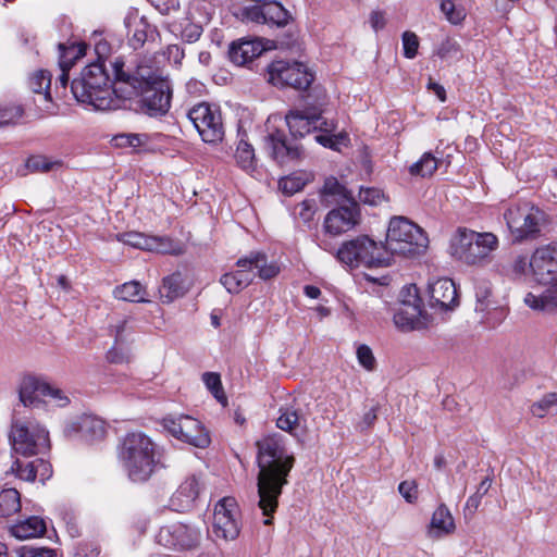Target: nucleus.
Masks as SVG:
<instances>
[{
    "instance_id": "nucleus-6",
    "label": "nucleus",
    "mask_w": 557,
    "mask_h": 557,
    "mask_svg": "<svg viewBox=\"0 0 557 557\" xmlns=\"http://www.w3.org/2000/svg\"><path fill=\"white\" fill-rule=\"evenodd\" d=\"M429 239L421 227L403 216H395L389 221L385 249L392 255L414 257L422 253L428 247Z\"/></svg>"
},
{
    "instance_id": "nucleus-41",
    "label": "nucleus",
    "mask_w": 557,
    "mask_h": 557,
    "mask_svg": "<svg viewBox=\"0 0 557 557\" xmlns=\"http://www.w3.org/2000/svg\"><path fill=\"white\" fill-rule=\"evenodd\" d=\"M309 181L310 176L306 173H293L280 180L278 187L283 194L292 196L300 191Z\"/></svg>"
},
{
    "instance_id": "nucleus-57",
    "label": "nucleus",
    "mask_w": 557,
    "mask_h": 557,
    "mask_svg": "<svg viewBox=\"0 0 557 557\" xmlns=\"http://www.w3.org/2000/svg\"><path fill=\"white\" fill-rule=\"evenodd\" d=\"M459 53L460 46L451 38L444 40L437 51L438 57L442 59L456 58Z\"/></svg>"
},
{
    "instance_id": "nucleus-47",
    "label": "nucleus",
    "mask_w": 557,
    "mask_h": 557,
    "mask_svg": "<svg viewBox=\"0 0 557 557\" xmlns=\"http://www.w3.org/2000/svg\"><path fill=\"white\" fill-rule=\"evenodd\" d=\"M441 11L451 24H460L465 17L466 12L462 8H456L454 0H438Z\"/></svg>"
},
{
    "instance_id": "nucleus-19",
    "label": "nucleus",
    "mask_w": 557,
    "mask_h": 557,
    "mask_svg": "<svg viewBox=\"0 0 557 557\" xmlns=\"http://www.w3.org/2000/svg\"><path fill=\"white\" fill-rule=\"evenodd\" d=\"M404 293L407 294L408 299H401L400 307L394 313V323L401 331H410L421 324V299L418 297L414 285L404 288L401 294Z\"/></svg>"
},
{
    "instance_id": "nucleus-14",
    "label": "nucleus",
    "mask_w": 557,
    "mask_h": 557,
    "mask_svg": "<svg viewBox=\"0 0 557 557\" xmlns=\"http://www.w3.org/2000/svg\"><path fill=\"white\" fill-rule=\"evenodd\" d=\"M236 265L239 270L233 272V274L236 276L240 289L252 283L255 277L251 273L252 269L258 270V276L264 281L271 280L280 273L278 265L275 262H268L265 253L260 251H251L249 255L239 258Z\"/></svg>"
},
{
    "instance_id": "nucleus-43",
    "label": "nucleus",
    "mask_w": 557,
    "mask_h": 557,
    "mask_svg": "<svg viewBox=\"0 0 557 557\" xmlns=\"http://www.w3.org/2000/svg\"><path fill=\"white\" fill-rule=\"evenodd\" d=\"M492 297V287L488 282H479L475 285V310L479 312H484L491 308L493 301Z\"/></svg>"
},
{
    "instance_id": "nucleus-61",
    "label": "nucleus",
    "mask_w": 557,
    "mask_h": 557,
    "mask_svg": "<svg viewBox=\"0 0 557 557\" xmlns=\"http://www.w3.org/2000/svg\"><path fill=\"white\" fill-rule=\"evenodd\" d=\"M117 146L138 147L143 144V138L138 134H122L115 137Z\"/></svg>"
},
{
    "instance_id": "nucleus-10",
    "label": "nucleus",
    "mask_w": 557,
    "mask_h": 557,
    "mask_svg": "<svg viewBox=\"0 0 557 557\" xmlns=\"http://www.w3.org/2000/svg\"><path fill=\"white\" fill-rule=\"evenodd\" d=\"M10 441L15 453L23 456L41 454L49 448V434L34 422L16 421L12 424Z\"/></svg>"
},
{
    "instance_id": "nucleus-55",
    "label": "nucleus",
    "mask_w": 557,
    "mask_h": 557,
    "mask_svg": "<svg viewBox=\"0 0 557 557\" xmlns=\"http://www.w3.org/2000/svg\"><path fill=\"white\" fill-rule=\"evenodd\" d=\"M398 491H399L400 495L406 499L407 503L414 504L417 502L418 484L416 483V481H413V480L403 481L398 485Z\"/></svg>"
},
{
    "instance_id": "nucleus-25",
    "label": "nucleus",
    "mask_w": 557,
    "mask_h": 557,
    "mask_svg": "<svg viewBox=\"0 0 557 557\" xmlns=\"http://www.w3.org/2000/svg\"><path fill=\"white\" fill-rule=\"evenodd\" d=\"M200 481L196 475L188 476L171 498V505L176 511L188 510L200 493Z\"/></svg>"
},
{
    "instance_id": "nucleus-62",
    "label": "nucleus",
    "mask_w": 557,
    "mask_h": 557,
    "mask_svg": "<svg viewBox=\"0 0 557 557\" xmlns=\"http://www.w3.org/2000/svg\"><path fill=\"white\" fill-rule=\"evenodd\" d=\"M345 138H346V135H344V134H339V135L335 136V135H330V134L325 133V134L315 136V140L319 144H321L324 147H329V148H333V149L341 140H343Z\"/></svg>"
},
{
    "instance_id": "nucleus-56",
    "label": "nucleus",
    "mask_w": 557,
    "mask_h": 557,
    "mask_svg": "<svg viewBox=\"0 0 557 557\" xmlns=\"http://www.w3.org/2000/svg\"><path fill=\"white\" fill-rule=\"evenodd\" d=\"M128 358V350L124 347V344H116V342H114L113 347L107 352V359L111 363L127 362Z\"/></svg>"
},
{
    "instance_id": "nucleus-27",
    "label": "nucleus",
    "mask_w": 557,
    "mask_h": 557,
    "mask_svg": "<svg viewBox=\"0 0 557 557\" xmlns=\"http://www.w3.org/2000/svg\"><path fill=\"white\" fill-rule=\"evenodd\" d=\"M455 521L449 509L444 505H440L433 512L429 534L432 537H441L455 531Z\"/></svg>"
},
{
    "instance_id": "nucleus-52",
    "label": "nucleus",
    "mask_w": 557,
    "mask_h": 557,
    "mask_svg": "<svg viewBox=\"0 0 557 557\" xmlns=\"http://www.w3.org/2000/svg\"><path fill=\"white\" fill-rule=\"evenodd\" d=\"M403 47H404V55L407 59H413L418 53L419 48V39L418 36L412 32H405L403 34Z\"/></svg>"
},
{
    "instance_id": "nucleus-23",
    "label": "nucleus",
    "mask_w": 557,
    "mask_h": 557,
    "mask_svg": "<svg viewBox=\"0 0 557 557\" xmlns=\"http://www.w3.org/2000/svg\"><path fill=\"white\" fill-rule=\"evenodd\" d=\"M430 302L440 309H453L458 305L457 288L453 280L440 278L430 284Z\"/></svg>"
},
{
    "instance_id": "nucleus-38",
    "label": "nucleus",
    "mask_w": 557,
    "mask_h": 557,
    "mask_svg": "<svg viewBox=\"0 0 557 557\" xmlns=\"http://www.w3.org/2000/svg\"><path fill=\"white\" fill-rule=\"evenodd\" d=\"M21 509V495L15 488H5L0 493V517H10Z\"/></svg>"
},
{
    "instance_id": "nucleus-31",
    "label": "nucleus",
    "mask_w": 557,
    "mask_h": 557,
    "mask_svg": "<svg viewBox=\"0 0 557 557\" xmlns=\"http://www.w3.org/2000/svg\"><path fill=\"white\" fill-rule=\"evenodd\" d=\"M28 85L34 94L42 96V100L45 102L42 106V110L46 112H51L50 73L44 70L36 71L29 77Z\"/></svg>"
},
{
    "instance_id": "nucleus-26",
    "label": "nucleus",
    "mask_w": 557,
    "mask_h": 557,
    "mask_svg": "<svg viewBox=\"0 0 557 557\" xmlns=\"http://www.w3.org/2000/svg\"><path fill=\"white\" fill-rule=\"evenodd\" d=\"M263 50L264 48L258 39L240 40L231 45L228 55L233 63L245 65L258 58Z\"/></svg>"
},
{
    "instance_id": "nucleus-1",
    "label": "nucleus",
    "mask_w": 557,
    "mask_h": 557,
    "mask_svg": "<svg viewBox=\"0 0 557 557\" xmlns=\"http://www.w3.org/2000/svg\"><path fill=\"white\" fill-rule=\"evenodd\" d=\"M257 447L258 507L265 517L263 524L271 525L283 487L288 483L287 476L294 467L295 458L288 454L281 434L264 436L257 442Z\"/></svg>"
},
{
    "instance_id": "nucleus-17",
    "label": "nucleus",
    "mask_w": 557,
    "mask_h": 557,
    "mask_svg": "<svg viewBox=\"0 0 557 557\" xmlns=\"http://www.w3.org/2000/svg\"><path fill=\"white\" fill-rule=\"evenodd\" d=\"M200 534L184 523L176 522L162 527L157 535V542L171 549H191L199 544Z\"/></svg>"
},
{
    "instance_id": "nucleus-7",
    "label": "nucleus",
    "mask_w": 557,
    "mask_h": 557,
    "mask_svg": "<svg viewBox=\"0 0 557 557\" xmlns=\"http://www.w3.org/2000/svg\"><path fill=\"white\" fill-rule=\"evenodd\" d=\"M337 259L351 267L363 265L387 267L389 265V253L383 244H376L367 235L358 236L351 240L345 242L337 250Z\"/></svg>"
},
{
    "instance_id": "nucleus-50",
    "label": "nucleus",
    "mask_w": 557,
    "mask_h": 557,
    "mask_svg": "<svg viewBox=\"0 0 557 557\" xmlns=\"http://www.w3.org/2000/svg\"><path fill=\"white\" fill-rule=\"evenodd\" d=\"M60 162H52L42 156L30 157L26 161V168L32 172H49L54 166H59Z\"/></svg>"
},
{
    "instance_id": "nucleus-16",
    "label": "nucleus",
    "mask_w": 557,
    "mask_h": 557,
    "mask_svg": "<svg viewBox=\"0 0 557 557\" xmlns=\"http://www.w3.org/2000/svg\"><path fill=\"white\" fill-rule=\"evenodd\" d=\"M529 267L540 284L557 282V244L537 248L530 258Z\"/></svg>"
},
{
    "instance_id": "nucleus-2",
    "label": "nucleus",
    "mask_w": 557,
    "mask_h": 557,
    "mask_svg": "<svg viewBox=\"0 0 557 557\" xmlns=\"http://www.w3.org/2000/svg\"><path fill=\"white\" fill-rule=\"evenodd\" d=\"M112 65L116 75L114 91L122 97V102L140 94L143 109L148 115H163L169 111L172 88L168 81L146 74L141 67L129 74L124 71V61L120 58H115Z\"/></svg>"
},
{
    "instance_id": "nucleus-46",
    "label": "nucleus",
    "mask_w": 557,
    "mask_h": 557,
    "mask_svg": "<svg viewBox=\"0 0 557 557\" xmlns=\"http://www.w3.org/2000/svg\"><path fill=\"white\" fill-rule=\"evenodd\" d=\"M202 381L207 388L213 394V396L221 403L226 401V397L222 387L220 374L215 372H205L202 374Z\"/></svg>"
},
{
    "instance_id": "nucleus-24",
    "label": "nucleus",
    "mask_w": 557,
    "mask_h": 557,
    "mask_svg": "<svg viewBox=\"0 0 557 557\" xmlns=\"http://www.w3.org/2000/svg\"><path fill=\"white\" fill-rule=\"evenodd\" d=\"M320 121L321 113H318L315 110H293L286 115L287 126L294 137H304L312 131H317Z\"/></svg>"
},
{
    "instance_id": "nucleus-15",
    "label": "nucleus",
    "mask_w": 557,
    "mask_h": 557,
    "mask_svg": "<svg viewBox=\"0 0 557 557\" xmlns=\"http://www.w3.org/2000/svg\"><path fill=\"white\" fill-rule=\"evenodd\" d=\"M238 508L233 497H224L214 507L212 533L216 539L233 541L239 534Z\"/></svg>"
},
{
    "instance_id": "nucleus-22",
    "label": "nucleus",
    "mask_w": 557,
    "mask_h": 557,
    "mask_svg": "<svg viewBox=\"0 0 557 557\" xmlns=\"http://www.w3.org/2000/svg\"><path fill=\"white\" fill-rule=\"evenodd\" d=\"M267 148L272 158L283 164L300 156L299 147L288 140L284 132L275 131L267 137Z\"/></svg>"
},
{
    "instance_id": "nucleus-53",
    "label": "nucleus",
    "mask_w": 557,
    "mask_h": 557,
    "mask_svg": "<svg viewBox=\"0 0 557 557\" xmlns=\"http://www.w3.org/2000/svg\"><path fill=\"white\" fill-rule=\"evenodd\" d=\"M17 557H55V552L47 547L25 545L16 550Z\"/></svg>"
},
{
    "instance_id": "nucleus-33",
    "label": "nucleus",
    "mask_w": 557,
    "mask_h": 557,
    "mask_svg": "<svg viewBox=\"0 0 557 557\" xmlns=\"http://www.w3.org/2000/svg\"><path fill=\"white\" fill-rule=\"evenodd\" d=\"M59 48L61 50V55L59 60V65L61 69V75L59 77V82L62 87H65L69 82V71L74 64V61L84 55V48L81 46H71L66 48L64 45L60 44Z\"/></svg>"
},
{
    "instance_id": "nucleus-45",
    "label": "nucleus",
    "mask_w": 557,
    "mask_h": 557,
    "mask_svg": "<svg viewBox=\"0 0 557 557\" xmlns=\"http://www.w3.org/2000/svg\"><path fill=\"white\" fill-rule=\"evenodd\" d=\"M318 211L317 202L314 199H306L298 203L294 209V214L301 220L305 224L310 225Z\"/></svg>"
},
{
    "instance_id": "nucleus-63",
    "label": "nucleus",
    "mask_w": 557,
    "mask_h": 557,
    "mask_svg": "<svg viewBox=\"0 0 557 557\" xmlns=\"http://www.w3.org/2000/svg\"><path fill=\"white\" fill-rule=\"evenodd\" d=\"M220 282L228 293L237 294L242 290L233 272L222 275Z\"/></svg>"
},
{
    "instance_id": "nucleus-39",
    "label": "nucleus",
    "mask_w": 557,
    "mask_h": 557,
    "mask_svg": "<svg viewBox=\"0 0 557 557\" xmlns=\"http://www.w3.org/2000/svg\"><path fill=\"white\" fill-rule=\"evenodd\" d=\"M235 160L236 163L247 172H251L256 170L257 160L255 157V150L252 146L244 139L238 141L236 151H235Z\"/></svg>"
},
{
    "instance_id": "nucleus-34",
    "label": "nucleus",
    "mask_w": 557,
    "mask_h": 557,
    "mask_svg": "<svg viewBox=\"0 0 557 557\" xmlns=\"http://www.w3.org/2000/svg\"><path fill=\"white\" fill-rule=\"evenodd\" d=\"M114 297L131 302H148L146 288L138 281H131L115 287Z\"/></svg>"
},
{
    "instance_id": "nucleus-3",
    "label": "nucleus",
    "mask_w": 557,
    "mask_h": 557,
    "mask_svg": "<svg viewBox=\"0 0 557 557\" xmlns=\"http://www.w3.org/2000/svg\"><path fill=\"white\" fill-rule=\"evenodd\" d=\"M113 70V83L110 85V76L107 73L106 64L94 62L87 65L78 78L73 79L71 90L78 102L91 106L95 110L107 111L117 110L122 107V97L114 91L116 75Z\"/></svg>"
},
{
    "instance_id": "nucleus-28",
    "label": "nucleus",
    "mask_w": 557,
    "mask_h": 557,
    "mask_svg": "<svg viewBox=\"0 0 557 557\" xmlns=\"http://www.w3.org/2000/svg\"><path fill=\"white\" fill-rule=\"evenodd\" d=\"M10 534L18 540L41 536L46 532V522L37 516L20 521L9 529Z\"/></svg>"
},
{
    "instance_id": "nucleus-40",
    "label": "nucleus",
    "mask_w": 557,
    "mask_h": 557,
    "mask_svg": "<svg viewBox=\"0 0 557 557\" xmlns=\"http://www.w3.org/2000/svg\"><path fill=\"white\" fill-rule=\"evenodd\" d=\"M300 420L301 416L299 411L292 406H286L280 409V416L276 419V425L283 431L294 433V431L299 426Z\"/></svg>"
},
{
    "instance_id": "nucleus-59",
    "label": "nucleus",
    "mask_w": 557,
    "mask_h": 557,
    "mask_svg": "<svg viewBox=\"0 0 557 557\" xmlns=\"http://www.w3.org/2000/svg\"><path fill=\"white\" fill-rule=\"evenodd\" d=\"M202 34V27L199 24L195 23H188L183 29H182V38L183 40L187 42H195L197 41Z\"/></svg>"
},
{
    "instance_id": "nucleus-9",
    "label": "nucleus",
    "mask_w": 557,
    "mask_h": 557,
    "mask_svg": "<svg viewBox=\"0 0 557 557\" xmlns=\"http://www.w3.org/2000/svg\"><path fill=\"white\" fill-rule=\"evenodd\" d=\"M18 399L25 407L38 408L52 403L58 407L69 404V397L60 388L34 375H25L18 384Z\"/></svg>"
},
{
    "instance_id": "nucleus-49",
    "label": "nucleus",
    "mask_w": 557,
    "mask_h": 557,
    "mask_svg": "<svg viewBox=\"0 0 557 557\" xmlns=\"http://www.w3.org/2000/svg\"><path fill=\"white\" fill-rule=\"evenodd\" d=\"M557 405V393L544 395L540 400L531 405L530 411L534 417L543 418L550 407Z\"/></svg>"
},
{
    "instance_id": "nucleus-13",
    "label": "nucleus",
    "mask_w": 557,
    "mask_h": 557,
    "mask_svg": "<svg viewBox=\"0 0 557 557\" xmlns=\"http://www.w3.org/2000/svg\"><path fill=\"white\" fill-rule=\"evenodd\" d=\"M162 425L173 437L191 446L206 448L210 445L209 432L200 421L190 416L165 417Z\"/></svg>"
},
{
    "instance_id": "nucleus-42",
    "label": "nucleus",
    "mask_w": 557,
    "mask_h": 557,
    "mask_svg": "<svg viewBox=\"0 0 557 557\" xmlns=\"http://www.w3.org/2000/svg\"><path fill=\"white\" fill-rule=\"evenodd\" d=\"M110 333L114 336L116 344H126L131 339L133 327L128 318L116 320L110 326Z\"/></svg>"
},
{
    "instance_id": "nucleus-8",
    "label": "nucleus",
    "mask_w": 557,
    "mask_h": 557,
    "mask_svg": "<svg viewBox=\"0 0 557 557\" xmlns=\"http://www.w3.org/2000/svg\"><path fill=\"white\" fill-rule=\"evenodd\" d=\"M504 219L515 240L522 242L540 234L545 213L529 203H522L509 207Z\"/></svg>"
},
{
    "instance_id": "nucleus-60",
    "label": "nucleus",
    "mask_w": 557,
    "mask_h": 557,
    "mask_svg": "<svg viewBox=\"0 0 557 557\" xmlns=\"http://www.w3.org/2000/svg\"><path fill=\"white\" fill-rule=\"evenodd\" d=\"M149 2L161 13L170 14L172 11L180 9L177 0H149Z\"/></svg>"
},
{
    "instance_id": "nucleus-29",
    "label": "nucleus",
    "mask_w": 557,
    "mask_h": 557,
    "mask_svg": "<svg viewBox=\"0 0 557 557\" xmlns=\"http://www.w3.org/2000/svg\"><path fill=\"white\" fill-rule=\"evenodd\" d=\"M39 468H45V473H41V480L49 478L50 465L44 459H35L33 461L23 462L15 460L11 467L12 472L16 474L21 480L33 482L36 480Z\"/></svg>"
},
{
    "instance_id": "nucleus-44",
    "label": "nucleus",
    "mask_w": 557,
    "mask_h": 557,
    "mask_svg": "<svg viewBox=\"0 0 557 557\" xmlns=\"http://www.w3.org/2000/svg\"><path fill=\"white\" fill-rule=\"evenodd\" d=\"M153 29L147 23L145 18H140L135 23L133 34L129 38V44L134 49H138L144 46L148 39L149 34H152Z\"/></svg>"
},
{
    "instance_id": "nucleus-21",
    "label": "nucleus",
    "mask_w": 557,
    "mask_h": 557,
    "mask_svg": "<svg viewBox=\"0 0 557 557\" xmlns=\"http://www.w3.org/2000/svg\"><path fill=\"white\" fill-rule=\"evenodd\" d=\"M104 421L98 417L84 414L67 424L65 433L69 436L78 435L86 442H95L106 436Z\"/></svg>"
},
{
    "instance_id": "nucleus-64",
    "label": "nucleus",
    "mask_w": 557,
    "mask_h": 557,
    "mask_svg": "<svg viewBox=\"0 0 557 557\" xmlns=\"http://www.w3.org/2000/svg\"><path fill=\"white\" fill-rule=\"evenodd\" d=\"M370 24L374 32L383 29L386 25L384 13L381 11H373L370 15Z\"/></svg>"
},
{
    "instance_id": "nucleus-54",
    "label": "nucleus",
    "mask_w": 557,
    "mask_h": 557,
    "mask_svg": "<svg viewBox=\"0 0 557 557\" xmlns=\"http://www.w3.org/2000/svg\"><path fill=\"white\" fill-rule=\"evenodd\" d=\"M357 358L359 363L368 371H373L376 366L375 358L371 348L367 345H360L357 348Z\"/></svg>"
},
{
    "instance_id": "nucleus-51",
    "label": "nucleus",
    "mask_w": 557,
    "mask_h": 557,
    "mask_svg": "<svg viewBox=\"0 0 557 557\" xmlns=\"http://www.w3.org/2000/svg\"><path fill=\"white\" fill-rule=\"evenodd\" d=\"M358 197L361 202L370 206H377L384 200L383 191L374 187L360 188Z\"/></svg>"
},
{
    "instance_id": "nucleus-11",
    "label": "nucleus",
    "mask_w": 557,
    "mask_h": 557,
    "mask_svg": "<svg viewBox=\"0 0 557 557\" xmlns=\"http://www.w3.org/2000/svg\"><path fill=\"white\" fill-rule=\"evenodd\" d=\"M269 83L292 87L299 90L307 89L313 82V74L300 62L276 60L268 65Z\"/></svg>"
},
{
    "instance_id": "nucleus-4",
    "label": "nucleus",
    "mask_w": 557,
    "mask_h": 557,
    "mask_svg": "<svg viewBox=\"0 0 557 557\" xmlns=\"http://www.w3.org/2000/svg\"><path fill=\"white\" fill-rule=\"evenodd\" d=\"M117 457L133 482H146L159 463L158 445L141 431L126 433L117 446Z\"/></svg>"
},
{
    "instance_id": "nucleus-20",
    "label": "nucleus",
    "mask_w": 557,
    "mask_h": 557,
    "mask_svg": "<svg viewBox=\"0 0 557 557\" xmlns=\"http://www.w3.org/2000/svg\"><path fill=\"white\" fill-rule=\"evenodd\" d=\"M359 223V206L350 201L348 206H341L331 210L324 219V230L327 234L337 236L351 230Z\"/></svg>"
},
{
    "instance_id": "nucleus-36",
    "label": "nucleus",
    "mask_w": 557,
    "mask_h": 557,
    "mask_svg": "<svg viewBox=\"0 0 557 557\" xmlns=\"http://www.w3.org/2000/svg\"><path fill=\"white\" fill-rule=\"evenodd\" d=\"M265 4V24L284 27L290 20L289 12L277 1H268Z\"/></svg>"
},
{
    "instance_id": "nucleus-58",
    "label": "nucleus",
    "mask_w": 557,
    "mask_h": 557,
    "mask_svg": "<svg viewBox=\"0 0 557 557\" xmlns=\"http://www.w3.org/2000/svg\"><path fill=\"white\" fill-rule=\"evenodd\" d=\"M244 16L251 22L258 23V24H265V4L262 3L261 5H251L248 8H245L244 10Z\"/></svg>"
},
{
    "instance_id": "nucleus-37",
    "label": "nucleus",
    "mask_w": 557,
    "mask_h": 557,
    "mask_svg": "<svg viewBox=\"0 0 557 557\" xmlns=\"http://www.w3.org/2000/svg\"><path fill=\"white\" fill-rule=\"evenodd\" d=\"M160 293L165 302H171L174 299L182 297L185 294V289L181 274L174 273L163 278Z\"/></svg>"
},
{
    "instance_id": "nucleus-48",
    "label": "nucleus",
    "mask_w": 557,
    "mask_h": 557,
    "mask_svg": "<svg viewBox=\"0 0 557 557\" xmlns=\"http://www.w3.org/2000/svg\"><path fill=\"white\" fill-rule=\"evenodd\" d=\"M23 113L24 110L21 106H0V127L15 124Z\"/></svg>"
},
{
    "instance_id": "nucleus-32",
    "label": "nucleus",
    "mask_w": 557,
    "mask_h": 557,
    "mask_svg": "<svg viewBox=\"0 0 557 557\" xmlns=\"http://www.w3.org/2000/svg\"><path fill=\"white\" fill-rule=\"evenodd\" d=\"M528 307L534 310L552 312L557 310V287L547 288L543 294L528 293L524 297Z\"/></svg>"
},
{
    "instance_id": "nucleus-12",
    "label": "nucleus",
    "mask_w": 557,
    "mask_h": 557,
    "mask_svg": "<svg viewBox=\"0 0 557 557\" xmlns=\"http://www.w3.org/2000/svg\"><path fill=\"white\" fill-rule=\"evenodd\" d=\"M187 116L205 143L216 144L223 139L224 127L216 107L200 102L189 109Z\"/></svg>"
},
{
    "instance_id": "nucleus-30",
    "label": "nucleus",
    "mask_w": 557,
    "mask_h": 557,
    "mask_svg": "<svg viewBox=\"0 0 557 557\" xmlns=\"http://www.w3.org/2000/svg\"><path fill=\"white\" fill-rule=\"evenodd\" d=\"M321 200L327 207L331 202H350L354 201V198L350 191H348L337 178L331 176L325 180L323 188L321 189Z\"/></svg>"
},
{
    "instance_id": "nucleus-5",
    "label": "nucleus",
    "mask_w": 557,
    "mask_h": 557,
    "mask_svg": "<svg viewBox=\"0 0 557 557\" xmlns=\"http://www.w3.org/2000/svg\"><path fill=\"white\" fill-rule=\"evenodd\" d=\"M498 248V238L490 232L479 233L459 227L451 238V255L469 265H483L491 261Z\"/></svg>"
},
{
    "instance_id": "nucleus-18",
    "label": "nucleus",
    "mask_w": 557,
    "mask_h": 557,
    "mask_svg": "<svg viewBox=\"0 0 557 557\" xmlns=\"http://www.w3.org/2000/svg\"><path fill=\"white\" fill-rule=\"evenodd\" d=\"M119 242L141 250L158 253H181L177 243L168 236H147L138 232H125L116 235Z\"/></svg>"
},
{
    "instance_id": "nucleus-35",
    "label": "nucleus",
    "mask_w": 557,
    "mask_h": 557,
    "mask_svg": "<svg viewBox=\"0 0 557 557\" xmlns=\"http://www.w3.org/2000/svg\"><path fill=\"white\" fill-rule=\"evenodd\" d=\"M438 168V159L431 152H424L422 157L409 166L411 176L431 177Z\"/></svg>"
}]
</instances>
